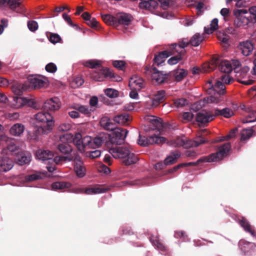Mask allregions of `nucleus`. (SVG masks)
I'll return each instance as SVG.
<instances>
[{"mask_svg": "<svg viewBox=\"0 0 256 256\" xmlns=\"http://www.w3.org/2000/svg\"><path fill=\"white\" fill-rule=\"evenodd\" d=\"M204 98L202 100L195 102L192 105L191 109L194 112L198 111L202 108L209 106L212 104H218L220 102V96L218 97L214 95Z\"/></svg>", "mask_w": 256, "mask_h": 256, "instance_id": "6e6552de", "label": "nucleus"}, {"mask_svg": "<svg viewBox=\"0 0 256 256\" xmlns=\"http://www.w3.org/2000/svg\"><path fill=\"white\" fill-rule=\"evenodd\" d=\"M238 223L246 232L250 233L253 236H256L254 227L245 218L242 217L238 220Z\"/></svg>", "mask_w": 256, "mask_h": 256, "instance_id": "5701e85b", "label": "nucleus"}, {"mask_svg": "<svg viewBox=\"0 0 256 256\" xmlns=\"http://www.w3.org/2000/svg\"><path fill=\"white\" fill-rule=\"evenodd\" d=\"M215 118L214 114L202 111L196 114V120L200 124H205Z\"/></svg>", "mask_w": 256, "mask_h": 256, "instance_id": "4468645a", "label": "nucleus"}, {"mask_svg": "<svg viewBox=\"0 0 256 256\" xmlns=\"http://www.w3.org/2000/svg\"><path fill=\"white\" fill-rule=\"evenodd\" d=\"M106 139V136L104 134H98L94 138H92L88 136H82L79 132L76 133L74 136L70 133H66L60 138V141L62 143L69 144L73 142L82 152L87 149H96L99 148Z\"/></svg>", "mask_w": 256, "mask_h": 256, "instance_id": "f257e3e1", "label": "nucleus"}, {"mask_svg": "<svg viewBox=\"0 0 256 256\" xmlns=\"http://www.w3.org/2000/svg\"><path fill=\"white\" fill-rule=\"evenodd\" d=\"M31 156L30 155L22 156L18 159V162L20 165H23L28 164L30 161Z\"/></svg>", "mask_w": 256, "mask_h": 256, "instance_id": "6e6d98bb", "label": "nucleus"}, {"mask_svg": "<svg viewBox=\"0 0 256 256\" xmlns=\"http://www.w3.org/2000/svg\"><path fill=\"white\" fill-rule=\"evenodd\" d=\"M181 59V55L172 56L168 60V62L170 65H174L177 64Z\"/></svg>", "mask_w": 256, "mask_h": 256, "instance_id": "774afa93", "label": "nucleus"}, {"mask_svg": "<svg viewBox=\"0 0 256 256\" xmlns=\"http://www.w3.org/2000/svg\"><path fill=\"white\" fill-rule=\"evenodd\" d=\"M218 60L216 58H212L210 62L204 63L202 66V69L197 67H194L192 68V74H196L200 72H208L213 70L217 67Z\"/></svg>", "mask_w": 256, "mask_h": 256, "instance_id": "ddd939ff", "label": "nucleus"}, {"mask_svg": "<svg viewBox=\"0 0 256 256\" xmlns=\"http://www.w3.org/2000/svg\"><path fill=\"white\" fill-rule=\"evenodd\" d=\"M67 160L70 161V158L68 156H55L54 158H52V160H50V164H52V162H54L56 164H62L64 162H66Z\"/></svg>", "mask_w": 256, "mask_h": 256, "instance_id": "49530a36", "label": "nucleus"}, {"mask_svg": "<svg viewBox=\"0 0 256 256\" xmlns=\"http://www.w3.org/2000/svg\"><path fill=\"white\" fill-rule=\"evenodd\" d=\"M242 120L244 124L250 123L256 121V112L253 110L248 112L246 116L243 118Z\"/></svg>", "mask_w": 256, "mask_h": 256, "instance_id": "4c0bfd02", "label": "nucleus"}, {"mask_svg": "<svg viewBox=\"0 0 256 256\" xmlns=\"http://www.w3.org/2000/svg\"><path fill=\"white\" fill-rule=\"evenodd\" d=\"M48 38L49 40L53 44L58 42L61 40L60 36L56 34H51Z\"/></svg>", "mask_w": 256, "mask_h": 256, "instance_id": "69168bd1", "label": "nucleus"}, {"mask_svg": "<svg viewBox=\"0 0 256 256\" xmlns=\"http://www.w3.org/2000/svg\"><path fill=\"white\" fill-rule=\"evenodd\" d=\"M27 104L28 106L35 108L38 109V106L36 102L33 99L26 98L24 99V104Z\"/></svg>", "mask_w": 256, "mask_h": 256, "instance_id": "e2e57ef3", "label": "nucleus"}, {"mask_svg": "<svg viewBox=\"0 0 256 256\" xmlns=\"http://www.w3.org/2000/svg\"><path fill=\"white\" fill-rule=\"evenodd\" d=\"M109 152L114 158L122 160V162L126 165H130L138 161L136 156L126 146H115L109 150Z\"/></svg>", "mask_w": 256, "mask_h": 256, "instance_id": "39448f33", "label": "nucleus"}, {"mask_svg": "<svg viewBox=\"0 0 256 256\" xmlns=\"http://www.w3.org/2000/svg\"><path fill=\"white\" fill-rule=\"evenodd\" d=\"M165 92L162 90L158 91L156 92V94L154 96L152 100L156 107H158L160 104L163 102L165 100Z\"/></svg>", "mask_w": 256, "mask_h": 256, "instance_id": "473e14b6", "label": "nucleus"}, {"mask_svg": "<svg viewBox=\"0 0 256 256\" xmlns=\"http://www.w3.org/2000/svg\"><path fill=\"white\" fill-rule=\"evenodd\" d=\"M248 10L246 9H236L234 10V15L235 16L234 24L236 27H242L248 26L251 23Z\"/></svg>", "mask_w": 256, "mask_h": 256, "instance_id": "0eeeda50", "label": "nucleus"}, {"mask_svg": "<svg viewBox=\"0 0 256 256\" xmlns=\"http://www.w3.org/2000/svg\"><path fill=\"white\" fill-rule=\"evenodd\" d=\"M139 7L142 9H144L154 12L158 7V2L156 0H140Z\"/></svg>", "mask_w": 256, "mask_h": 256, "instance_id": "4be33fe9", "label": "nucleus"}, {"mask_svg": "<svg viewBox=\"0 0 256 256\" xmlns=\"http://www.w3.org/2000/svg\"><path fill=\"white\" fill-rule=\"evenodd\" d=\"M106 191V188L101 186H96L86 189L84 193L87 194H98L104 192Z\"/></svg>", "mask_w": 256, "mask_h": 256, "instance_id": "ea45409f", "label": "nucleus"}, {"mask_svg": "<svg viewBox=\"0 0 256 256\" xmlns=\"http://www.w3.org/2000/svg\"><path fill=\"white\" fill-rule=\"evenodd\" d=\"M169 144L172 146H184L186 148L188 146H187V143L185 142L184 140L180 138H177L176 140H173L169 142Z\"/></svg>", "mask_w": 256, "mask_h": 256, "instance_id": "c03bdc74", "label": "nucleus"}, {"mask_svg": "<svg viewBox=\"0 0 256 256\" xmlns=\"http://www.w3.org/2000/svg\"><path fill=\"white\" fill-rule=\"evenodd\" d=\"M20 0H0V9L6 10L8 8L11 10H16L20 6ZM17 12H19L20 10H18Z\"/></svg>", "mask_w": 256, "mask_h": 256, "instance_id": "2eb2a0df", "label": "nucleus"}, {"mask_svg": "<svg viewBox=\"0 0 256 256\" xmlns=\"http://www.w3.org/2000/svg\"><path fill=\"white\" fill-rule=\"evenodd\" d=\"M206 140L204 139V138L199 136L196 138L194 140L191 144H189V146H198L200 144L204 143Z\"/></svg>", "mask_w": 256, "mask_h": 256, "instance_id": "13d9d810", "label": "nucleus"}, {"mask_svg": "<svg viewBox=\"0 0 256 256\" xmlns=\"http://www.w3.org/2000/svg\"><path fill=\"white\" fill-rule=\"evenodd\" d=\"M132 20V16L126 13H119L116 15L115 24H118L124 26L129 25Z\"/></svg>", "mask_w": 256, "mask_h": 256, "instance_id": "aec40b11", "label": "nucleus"}, {"mask_svg": "<svg viewBox=\"0 0 256 256\" xmlns=\"http://www.w3.org/2000/svg\"><path fill=\"white\" fill-rule=\"evenodd\" d=\"M100 125L104 130H114V126L111 122L110 118L107 116L102 117L100 122Z\"/></svg>", "mask_w": 256, "mask_h": 256, "instance_id": "7c9ffc66", "label": "nucleus"}, {"mask_svg": "<svg viewBox=\"0 0 256 256\" xmlns=\"http://www.w3.org/2000/svg\"><path fill=\"white\" fill-rule=\"evenodd\" d=\"M114 132L112 134V136L110 138V142L113 144H120L122 143L126 137L127 134L128 133V131L126 129H122L120 128H114ZM106 136V139L104 142L107 141L108 138H109V136L107 134H104Z\"/></svg>", "mask_w": 256, "mask_h": 256, "instance_id": "9d476101", "label": "nucleus"}, {"mask_svg": "<svg viewBox=\"0 0 256 256\" xmlns=\"http://www.w3.org/2000/svg\"><path fill=\"white\" fill-rule=\"evenodd\" d=\"M70 184L64 182H56L52 184V188L53 190H63L64 188H68Z\"/></svg>", "mask_w": 256, "mask_h": 256, "instance_id": "de8ad7c7", "label": "nucleus"}, {"mask_svg": "<svg viewBox=\"0 0 256 256\" xmlns=\"http://www.w3.org/2000/svg\"><path fill=\"white\" fill-rule=\"evenodd\" d=\"M54 154L48 150H38L36 152V158L44 162L50 163L54 157Z\"/></svg>", "mask_w": 256, "mask_h": 256, "instance_id": "6ab92c4d", "label": "nucleus"}, {"mask_svg": "<svg viewBox=\"0 0 256 256\" xmlns=\"http://www.w3.org/2000/svg\"><path fill=\"white\" fill-rule=\"evenodd\" d=\"M105 94L110 98H114L118 96V92L114 88H108L104 90Z\"/></svg>", "mask_w": 256, "mask_h": 256, "instance_id": "3c124183", "label": "nucleus"}, {"mask_svg": "<svg viewBox=\"0 0 256 256\" xmlns=\"http://www.w3.org/2000/svg\"><path fill=\"white\" fill-rule=\"evenodd\" d=\"M72 128V125L70 122H66L62 123L58 127V130L60 132H66L70 130Z\"/></svg>", "mask_w": 256, "mask_h": 256, "instance_id": "864d4df0", "label": "nucleus"}, {"mask_svg": "<svg viewBox=\"0 0 256 256\" xmlns=\"http://www.w3.org/2000/svg\"><path fill=\"white\" fill-rule=\"evenodd\" d=\"M28 27L32 32H34L38 28V24L36 22L30 20L28 22Z\"/></svg>", "mask_w": 256, "mask_h": 256, "instance_id": "680f3d73", "label": "nucleus"}, {"mask_svg": "<svg viewBox=\"0 0 256 256\" xmlns=\"http://www.w3.org/2000/svg\"><path fill=\"white\" fill-rule=\"evenodd\" d=\"M144 81L138 76H133L129 80V86L132 90H140L144 87Z\"/></svg>", "mask_w": 256, "mask_h": 256, "instance_id": "f3484780", "label": "nucleus"}, {"mask_svg": "<svg viewBox=\"0 0 256 256\" xmlns=\"http://www.w3.org/2000/svg\"><path fill=\"white\" fill-rule=\"evenodd\" d=\"M24 130V126L22 124L17 123L13 125L10 130V134L14 136H20Z\"/></svg>", "mask_w": 256, "mask_h": 256, "instance_id": "c756f323", "label": "nucleus"}, {"mask_svg": "<svg viewBox=\"0 0 256 256\" xmlns=\"http://www.w3.org/2000/svg\"><path fill=\"white\" fill-rule=\"evenodd\" d=\"M114 121L120 124L128 125L131 120L129 114H122L118 115L114 118Z\"/></svg>", "mask_w": 256, "mask_h": 256, "instance_id": "c85d7f7f", "label": "nucleus"}, {"mask_svg": "<svg viewBox=\"0 0 256 256\" xmlns=\"http://www.w3.org/2000/svg\"><path fill=\"white\" fill-rule=\"evenodd\" d=\"M34 117L37 122L46 124L44 126H38L36 130V135L32 138L36 140L38 135L47 134L52 131L54 126V120L53 116L48 112H38L34 114Z\"/></svg>", "mask_w": 256, "mask_h": 256, "instance_id": "20e7f679", "label": "nucleus"}, {"mask_svg": "<svg viewBox=\"0 0 256 256\" xmlns=\"http://www.w3.org/2000/svg\"><path fill=\"white\" fill-rule=\"evenodd\" d=\"M25 98L13 96L10 100H7L10 102V107L14 108H18L24 105Z\"/></svg>", "mask_w": 256, "mask_h": 256, "instance_id": "bb28decb", "label": "nucleus"}, {"mask_svg": "<svg viewBox=\"0 0 256 256\" xmlns=\"http://www.w3.org/2000/svg\"><path fill=\"white\" fill-rule=\"evenodd\" d=\"M84 82V81L82 78L78 76L73 79L70 82V85L72 88H75L81 86Z\"/></svg>", "mask_w": 256, "mask_h": 256, "instance_id": "8fccbe9b", "label": "nucleus"}, {"mask_svg": "<svg viewBox=\"0 0 256 256\" xmlns=\"http://www.w3.org/2000/svg\"><path fill=\"white\" fill-rule=\"evenodd\" d=\"M13 166V162L11 159L8 158H0V171H8Z\"/></svg>", "mask_w": 256, "mask_h": 256, "instance_id": "393cba45", "label": "nucleus"}, {"mask_svg": "<svg viewBox=\"0 0 256 256\" xmlns=\"http://www.w3.org/2000/svg\"><path fill=\"white\" fill-rule=\"evenodd\" d=\"M237 132V129H233L228 134L225 136L222 137L220 140H218V142H222L224 140H228L230 138H232L235 136Z\"/></svg>", "mask_w": 256, "mask_h": 256, "instance_id": "4d7b16f0", "label": "nucleus"}, {"mask_svg": "<svg viewBox=\"0 0 256 256\" xmlns=\"http://www.w3.org/2000/svg\"><path fill=\"white\" fill-rule=\"evenodd\" d=\"M216 59L218 60L217 65L220 63L219 68L222 72L224 73L231 72L233 69L237 68L240 64V62L238 60L228 61L227 60H220L218 58H216Z\"/></svg>", "mask_w": 256, "mask_h": 256, "instance_id": "9b49d317", "label": "nucleus"}, {"mask_svg": "<svg viewBox=\"0 0 256 256\" xmlns=\"http://www.w3.org/2000/svg\"><path fill=\"white\" fill-rule=\"evenodd\" d=\"M218 19L215 18L213 19L210 23V28H204V32L207 34H212L218 28Z\"/></svg>", "mask_w": 256, "mask_h": 256, "instance_id": "79ce46f5", "label": "nucleus"}, {"mask_svg": "<svg viewBox=\"0 0 256 256\" xmlns=\"http://www.w3.org/2000/svg\"><path fill=\"white\" fill-rule=\"evenodd\" d=\"M0 138L2 141H5L7 144L6 148H4L2 150V154H6V151L7 150L11 152H16L18 150V147L16 144L15 142L13 139L5 135H0Z\"/></svg>", "mask_w": 256, "mask_h": 256, "instance_id": "dca6fc26", "label": "nucleus"}, {"mask_svg": "<svg viewBox=\"0 0 256 256\" xmlns=\"http://www.w3.org/2000/svg\"><path fill=\"white\" fill-rule=\"evenodd\" d=\"M58 149L64 154H69L72 151V148L70 144L65 143L59 144Z\"/></svg>", "mask_w": 256, "mask_h": 256, "instance_id": "09e8293b", "label": "nucleus"}, {"mask_svg": "<svg viewBox=\"0 0 256 256\" xmlns=\"http://www.w3.org/2000/svg\"><path fill=\"white\" fill-rule=\"evenodd\" d=\"M250 16H249L251 23L256 22V6L250 7L248 9Z\"/></svg>", "mask_w": 256, "mask_h": 256, "instance_id": "603ef678", "label": "nucleus"}, {"mask_svg": "<svg viewBox=\"0 0 256 256\" xmlns=\"http://www.w3.org/2000/svg\"><path fill=\"white\" fill-rule=\"evenodd\" d=\"M146 120L151 123L154 126V129L160 128L162 126V120L153 116H148L146 117Z\"/></svg>", "mask_w": 256, "mask_h": 256, "instance_id": "f704fd0d", "label": "nucleus"}, {"mask_svg": "<svg viewBox=\"0 0 256 256\" xmlns=\"http://www.w3.org/2000/svg\"><path fill=\"white\" fill-rule=\"evenodd\" d=\"M214 115L215 117L218 116H222L226 118H230L234 115V112L230 108H226L222 110H216Z\"/></svg>", "mask_w": 256, "mask_h": 256, "instance_id": "2f4dec72", "label": "nucleus"}, {"mask_svg": "<svg viewBox=\"0 0 256 256\" xmlns=\"http://www.w3.org/2000/svg\"><path fill=\"white\" fill-rule=\"evenodd\" d=\"M204 40V34L196 33L193 36L190 40V44L194 46H198Z\"/></svg>", "mask_w": 256, "mask_h": 256, "instance_id": "c9c22d12", "label": "nucleus"}, {"mask_svg": "<svg viewBox=\"0 0 256 256\" xmlns=\"http://www.w3.org/2000/svg\"><path fill=\"white\" fill-rule=\"evenodd\" d=\"M60 106V100L58 98H53L46 101L43 108L47 110L54 111L59 109Z\"/></svg>", "mask_w": 256, "mask_h": 256, "instance_id": "a211bd4d", "label": "nucleus"}, {"mask_svg": "<svg viewBox=\"0 0 256 256\" xmlns=\"http://www.w3.org/2000/svg\"><path fill=\"white\" fill-rule=\"evenodd\" d=\"M256 133V126L252 127V128L244 129L241 132V138L244 140L249 138L253 134Z\"/></svg>", "mask_w": 256, "mask_h": 256, "instance_id": "58836bf2", "label": "nucleus"}, {"mask_svg": "<svg viewBox=\"0 0 256 256\" xmlns=\"http://www.w3.org/2000/svg\"><path fill=\"white\" fill-rule=\"evenodd\" d=\"M74 170L76 176L79 178L84 176L86 174V169L84 166L82 162L78 158L74 160Z\"/></svg>", "mask_w": 256, "mask_h": 256, "instance_id": "b1692460", "label": "nucleus"}, {"mask_svg": "<svg viewBox=\"0 0 256 256\" xmlns=\"http://www.w3.org/2000/svg\"><path fill=\"white\" fill-rule=\"evenodd\" d=\"M145 70L146 74H151L152 80L156 84H160L167 78L166 74L158 70L155 68H151L150 66H146Z\"/></svg>", "mask_w": 256, "mask_h": 256, "instance_id": "f8f14e48", "label": "nucleus"}, {"mask_svg": "<svg viewBox=\"0 0 256 256\" xmlns=\"http://www.w3.org/2000/svg\"><path fill=\"white\" fill-rule=\"evenodd\" d=\"M28 80L30 86L35 88L44 87L46 84L45 81L38 76H32Z\"/></svg>", "mask_w": 256, "mask_h": 256, "instance_id": "cd10ccee", "label": "nucleus"}, {"mask_svg": "<svg viewBox=\"0 0 256 256\" xmlns=\"http://www.w3.org/2000/svg\"><path fill=\"white\" fill-rule=\"evenodd\" d=\"M102 18L106 22H110V23L115 24L116 16H114L110 14H106L102 16Z\"/></svg>", "mask_w": 256, "mask_h": 256, "instance_id": "0e129e2a", "label": "nucleus"}, {"mask_svg": "<svg viewBox=\"0 0 256 256\" xmlns=\"http://www.w3.org/2000/svg\"><path fill=\"white\" fill-rule=\"evenodd\" d=\"M102 60H90L84 63L86 66L96 70L98 69L94 70L92 74L91 78L95 81L102 82L108 77L112 78L114 76V74L110 69L102 66Z\"/></svg>", "mask_w": 256, "mask_h": 256, "instance_id": "7ed1b4c3", "label": "nucleus"}, {"mask_svg": "<svg viewBox=\"0 0 256 256\" xmlns=\"http://www.w3.org/2000/svg\"><path fill=\"white\" fill-rule=\"evenodd\" d=\"M188 102L184 98H179L174 102V105L177 108L182 107L186 105Z\"/></svg>", "mask_w": 256, "mask_h": 256, "instance_id": "338daca9", "label": "nucleus"}, {"mask_svg": "<svg viewBox=\"0 0 256 256\" xmlns=\"http://www.w3.org/2000/svg\"><path fill=\"white\" fill-rule=\"evenodd\" d=\"M150 241L155 248L160 252H164L166 250L165 246L162 244L157 238H150Z\"/></svg>", "mask_w": 256, "mask_h": 256, "instance_id": "37998d69", "label": "nucleus"}, {"mask_svg": "<svg viewBox=\"0 0 256 256\" xmlns=\"http://www.w3.org/2000/svg\"><path fill=\"white\" fill-rule=\"evenodd\" d=\"M188 72L184 69H178L174 71V76L178 82L181 81L187 75Z\"/></svg>", "mask_w": 256, "mask_h": 256, "instance_id": "a19ab883", "label": "nucleus"}, {"mask_svg": "<svg viewBox=\"0 0 256 256\" xmlns=\"http://www.w3.org/2000/svg\"><path fill=\"white\" fill-rule=\"evenodd\" d=\"M190 43V41H188V40L184 39L181 42H180L178 44H173L170 46V49L174 52V50L176 52H178V48H182L180 52V53H184V48L186 47L188 44Z\"/></svg>", "mask_w": 256, "mask_h": 256, "instance_id": "72a5a7b5", "label": "nucleus"}, {"mask_svg": "<svg viewBox=\"0 0 256 256\" xmlns=\"http://www.w3.org/2000/svg\"><path fill=\"white\" fill-rule=\"evenodd\" d=\"M45 69L48 72L54 73L56 71L57 67L54 63L50 62L46 66Z\"/></svg>", "mask_w": 256, "mask_h": 256, "instance_id": "bf43d9fd", "label": "nucleus"}, {"mask_svg": "<svg viewBox=\"0 0 256 256\" xmlns=\"http://www.w3.org/2000/svg\"><path fill=\"white\" fill-rule=\"evenodd\" d=\"M234 80L229 75L223 74L221 76V81L212 80L208 81L205 88L207 89L206 92L209 94H214L218 97L220 96V101L222 100V96L226 92V88L224 84H230Z\"/></svg>", "mask_w": 256, "mask_h": 256, "instance_id": "f03ea898", "label": "nucleus"}, {"mask_svg": "<svg viewBox=\"0 0 256 256\" xmlns=\"http://www.w3.org/2000/svg\"><path fill=\"white\" fill-rule=\"evenodd\" d=\"M144 106L146 110H150L153 108H156L152 99L148 98L144 102Z\"/></svg>", "mask_w": 256, "mask_h": 256, "instance_id": "052dcab7", "label": "nucleus"}, {"mask_svg": "<svg viewBox=\"0 0 256 256\" xmlns=\"http://www.w3.org/2000/svg\"><path fill=\"white\" fill-rule=\"evenodd\" d=\"M172 53H174V52H170L166 50L160 53L158 55L155 56L154 60V64L158 66H160L165 62L166 58L172 54Z\"/></svg>", "mask_w": 256, "mask_h": 256, "instance_id": "a878e982", "label": "nucleus"}, {"mask_svg": "<svg viewBox=\"0 0 256 256\" xmlns=\"http://www.w3.org/2000/svg\"><path fill=\"white\" fill-rule=\"evenodd\" d=\"M238 48L242 54L246 56L250 54L254 48L253 44L248 40L240 42Z\"/></svg>", "mask_w": 256, "mask_h": 256, "instance_id": "412c9836", "label": "nucleus"}, {"mask_svg": "<svg viewBox=\"0 0 256 256\" xmlns=\"http://www.w3.org/2000/svg\"><path fill=\"white\" fill-rule=\"evenodd\" d=\"M217 37L219 40L222 43L228 44L229 40V36L228 34L220 32L217 34Z\"/></svg>", "mask_w": 256, "mask_h": 256, "instance_id": "5fc2aeb1", "label": "nucleus"}, {"mask_svg": "<svg viewBox=\"0 0 256 256\" xmlns=\"http://www.w3.org/2000/svg\"><path fill=\"white\" fill-rule=\"evenodd\" d=\"M230 148V142L226 143L220 146L218 150L214 154H212L208 157H204L197 160L196 162H190L188 163H182L184 166H190L196 165L201 162H218L222 160L229 152Z\"/></svg>", "mask_w": 256, "mask_h": 256, "instance_id": "423d86ee", "label": "nucleus"}, {"mask_svg": "<svg viewBox=\"0 0 256 256\" xmlns=\"http://www.w3.org/2000/svg\"><path fill=\"white\" fill-rule=\"evenodd\" d=\"M166 142V138H165L156 134L148 137H146L140 134L139 138L138 140V144L143 146H146L148 144H162Z\"/></svg>", "mask_w": 256, "mask_h": 256, "instance_id": "1a4fd4ad", "label": "nucleus"}, {"mask_svg": "<svg viewBox=\"0 0 256 256\" xmlns=\"http://www.w3.org/2000/svg\"><path fill=\"white\" fill-rule=\"evenodd\" d=\"M180 153L178 152H174L170 155L168 156L166 159L164 160V162H165V165H169L172 164L174 163L176 161V160L180 158Z\"/></svg>", "mask_w": 256, "mask_h": 256, "instance_id": "e433bc0d", "label": "nucleus"}, {"mask_svg": "<svg viewBox=\"0 0 256 256\" xmlns=\"http://www.w3.org/2000/svg\"><path fill=\"white\" fill-rule=\"evenodd\" d=\"M42 174L40 172H36L30 175L26 176L25 181L26 182H32L42 178Z\"/></svg>", "mask_w": 256, "mask_h": 256, "instance_id": "a18cd8bd", "label": "nucleus"}]
</instances>
